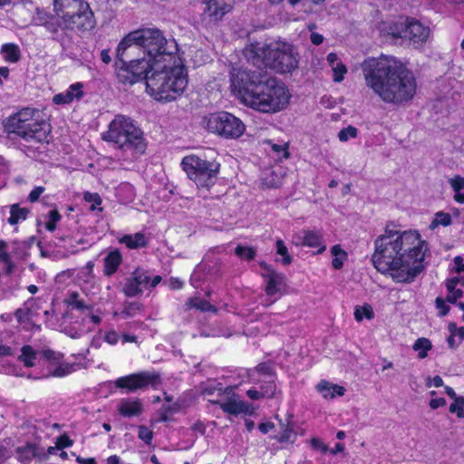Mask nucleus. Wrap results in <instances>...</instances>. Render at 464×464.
Returning <instances> with one entry per match:
<instances>
[{"label": "nucleus", "instance_id": "nucleus-1", "mask_svg": "<svg viewBox=\"0 0 464 464\" xmlns=\"http://www.w3.org/2000/svg\"><path fill=\"white\" fill-rule=\"evenodd\" d=\"M244 54L259 71L234 69L230 78L233 94L246 107L262 113L274 114L285 110L292 98L289 88L275 78H267L262 69L269 67L281 73L292 72L299 63L296 49L281 41L255 43L245 48Z\"/></svg>", "mask_w": 464, "mask_h": 464}, {"label": "nucleus", "instance_id": "nucleus-2", "mask_svg": "<svg viewBox=\"0 0 464 464\" xmlns=\"http://www.w3.org/2000/svg\"><path fill=\"white\" fill-rule=\"evenodd\" d=\"M374 246L375 268L389 274L396 282H411L423 269L428 245L416 230H386L376 238Z\"/></svg>", "mask_w": 464, "mask_h": 464}, {"label": "nucleus", "instance_id": "nucleus-3", "mask_svg": "<svg viewBox=\"0 0 464 464\" xmlns=\"http://www.w3.org/2000/svg\"><path fill=\"white\" fill-rule=\"evenodd\" d=\"M366 86L384 103L401 105L417 92L412 72L393 56L369 57L362 63Z\"/></svg>", "mask_w": 464, "mask_h": 464}, {"label": "nucleus", "instance_id": "nucleus-4", "mask_svg": "<svg viewBox=\"0 0 464 464\" xmlns=\"http://www.w3.org/2000/svg\"><path fill=\"white\" fill-rule=\"evenodd\" d=\"M118 79L127 84L145 79L147 92L165 102L176 100L188 86L187 72L179 59L155 65H150L144 58L131 59L118 67Z\"/></svg>", "mask_w": 464, "mask_h": 464}, {"label": "nucleus", "instance_id": "nucleus-5", "mask_svg": "<svg viewBox=\"0 0 464 464\" xmlns=\"http://www.w3.org/2000/svg\"><path fill=\"white\" fill-rule=\"evenodd\" d=\"M141 52L147 63H171L178 59V44L174 38H166L158 28H141L129 33L118 44L115 61L116 72L122 63H128L123 57L127 53Z\"/></svg>", "mask_w": 464, "mask_h": 464}, {"label": "nucleus", "instance_id": "nucleus-6", "mask_svg": "<svg viewBox=\"0 0 464 464\" xmlns=\"http://www.w3.org/2000/svg\"><path fill=\"white\" fill-rule=\"evenodd\" d=\"M5 127L9 134H15L27 142H44L50 132V124L32 108H24L10 116Z\"/></svg>", "mask_w": 464, "mask_h": 464}, {"label": "nucleus", "instance_id": "nucleus-7", "mask_svg": "<svg viewBox=\"0 0 464 464\" xmlns=\"http://www.w3.org/2000/svg\"><path fill=\"white\" fill-rule=\"evenodd\" d=\"M103 140L112 142L123 150H132L140 155L145 152L146 143L142 130L127 116L119 114L114 117L109 129L103 134Z\"/></svg>", "mask_w": 464, "mask_h": 464}, {"label": "nucleus", "instance_id": "nucleus-8", "mask_svg": "<svg viewBox=\"0 0 464 464\" xmlns=\"http://www.w3.org/2000/svg\"><path fill=\"white\" fill-rule=\"evenodd\" d=\"M205 127L209 132L228 139L239 138L246 130L240 119L227 111L209 114L205 121Z\"/></svg>", "mask_w": 464, "mask_h": 464}, {"label": "nucleus", "instance_id": "nucleus-9", "mask_svg": "<svg viewBox=\"0 0 464 464\" xmlns=\"http://www.w3.org/2000/svg\"><path fill=\"white\" fill-rule=\"evenodd\" d=\"M159 382L160 379L157 374L142 372L117 379L115 386L120 389H127L129 392H134L144 389L149 385H157Z\"/></svg>", "mask_w": 464, "mask_h": 464}, {"label": "nucleus", "instance_id": "nucleus-10", "mask_svg": "<svg viewBox=\"0 0 464 464\" xmlns=\"http://www.w3.org/2000/svg\"><path fill=\"white\" fill-rule=\"evenodd\" d=\"M85 3L83 0H53V11L58 18L57 26L62 29Z\"/></svg>", "mask_w": 464, "mask_h": 464}, {"label": "nucleus", "instance_id": "nucleus-11", "mask_svg": "<svg viewBox=\"0 0 464 464\" xmlns=\"http://www.w3.org/2000/svg\"><path fill=\"white\" fill-rule=\"evenodd\" d=\"M95 26V19L89 4L86 2L84 6L75 14L62 29L63 30H78L86 32L93 29Z\"/></svg>", "mask_w": 464, "mask_h": 464}, {"label": "nucleus", "instance_id": "nucleus-12", "mask_svg": "<svg viewBox=\"0 0 464 464\" xmlns=\"http://www.w3.org/2000/svg\"><path fill=\"white\" fill-rule=\"evenodd\" d=\"M292 243L296 246L317 247V253H323L326 249L323 235L315 230L302 229L295 233Z\"/></svg>", "mask_w": 464, "mask_h": 464}, {"label": "nucleus", "instance_id": "nucleus-13", "mask_svg": "<svg viewBox=\"0 0 464 464\" xmlns=\"http://www.w3.org/2000/svg\"><path fill=\"white\" fill-rule=\"evenodd\" d=\"M221 409L230 415H252L255 408L252 404L242 401L238 395L233 393L219 401Z\"/></svg>", "mask_w": 464, "mask_h": 464}, {"label": "nucleus", "instance_id": "nucleus-14", "mask_svg": "<svg viewBox=\"0 0 464 464\" xmlns=\"http://www.w3.org/2000/svg\"><path fill=\"white\" fill-rule=\"evenodd\" d=\"M17 461L22 464H30L34 459L42 461L46 459V454L40 445L27 442L14 450Z\"/></svg>", "mask_w": 464, "mask_h": 464}, {"label": "nucleus", "instance_id": "nucleus-15", "mask_svg": "<svg viewBox=\"0 0 464 464\" xmlns=\"http://www.w3.org/2000/svg\"><path fill=\"white\" fill-rule=\"evenodd\" d=\"M150 283V276L142 269H136L127 279L123 293L129 296H135L142 292V287Z\"/></svg>", "mask_w": 464, "mask_h": 464}, {"label": "nucleus", "instance_id": "nucleus-16", "mask_svg": "<svg viewBox=\"0 0 464 464\" xmlns=\"http://www.w3.org/2000/svg\"><path fill=\"white\" fill-rule=\"evenodd\" d=\"M430 34V28L419 21L410 20L405 25L404 36L408 37L413 44H422L428 40Z\"/></svg>", "mask_w": 464, "mask_h": 464}, {"label": "nucleus", "instance_id": "nucleus-17", "mask_svg": "<svg viewBox=\"0 0 464 464\" xmlns=\"http://www.w3.org/2000/svg\"><path fill=\"white\" fill-rule=\"evenodd\" d=\"M265 276L266 280V294L269 299L266 304H271L278 299V295L284 285V277L272 270H269Z\"/></svg>", "mask_w": 464, "mask_h": 464}, {"label": "nucleus", "instance_id": "nucleus-18", "mask_svg": "<svg viewBox=\"0 0 464 464\" xmlns=\"http://www.w3.org/2000/svg\"><path fill=\"white\" fill-rule=\"evenodd\" d=\"M181 165L188 177L197 181H200L203 176V163L202 160L195 155H189L182 160Z\"/></svg>", "mask_w": 464, "mask_h": 464}, {"label": "nucleus", "instance_id": "nucleus-19", "mask_svg": "<svg viewBox=\"0 0 464 464\" xmlns=\"http://www.w3.org/2000/svg\"><path fill=\"white\" fill-rule=\"evenodd\" d=\"M205 158L208 159L205 160V187H208L217 179L220 164L216 160L217 152L212 149H208Z\"/></svg>", "mask_w": 464, "mask_h": 464}, {"label": "nucleus", "instance_id": "nucleus-20", "mask_svg": "<svg viewBox=\"0 0 464 464\" xmlns=\"http://www.w3.org/2000/svg\"><path fill=\"white\" fill-rule=\"evenodd\" d=\"M315 389L325 400H334L337 397H342L346 392L343 386L330 382L326 380H321Z\"/></svg>", "mask_w": 464, "mask_h": 464}, {"label": "nucleus", "instance_id": "nucleus-21", "mask_svg": "<svg viewBox=\"0 0 464 464\" xmlns=\"http://www.w3.org/2000/svg\"><path fill=\"white\" fill-rule=\"evenodd\" d=\"M118 411L123 417L140 416L143 411V404L139 399H122L118 405Z\"/></svg>", "mask_w": 464, "mask_h": 464}, {"label": "nucleus", "instance_id": "nucleus-22", "mask_svg": "<svg viewBox=\"0 0 464 464\" xmlns=\"http://www.w3.org/2000/svg\"><path fill=\"white\" fill-rule=\"evenodd\" d=\"M82 89V84L81 82L72 84L64 92L54 95L53 102L58 105L71 103L74 99L79 100L82 97L83 92Z\"/></svg>", "mask_w": 464, "mask_h": 464}, {"label": "nucleus", "instance_id": "nucleus-23", "mask_svg": "<svg viewBox=\"0 0 464 464\" xmlns=\"http://www.w3.org/2000/svg\"><path fill=\"white\" fill-rule=\"evenodd\" d=\"M326 61L333 72L334 81L335 82H342L344 79L345 74L347 73V68L345 64L334 53H330L326 57Z\"/></svg>", "mask_w": 464, "mask_h": 464}, {"label": "nucleus", "instance_id": "nucleus-24", "mask_svg": "<svg viewBox=\"0 0 464 464\" xmlns=\"http://www.w3.org/2000/svg\"><path fill=\"white\" fill-rule=\"evenodd\" d=\"M122 262V256L119 250H113L108 253L104 257L103 274L106 276H111L118 270Z\"/></svg>", "mask_w": 464, "mask_h": 464}, {"label": "nucleus", "instance_id": "nucleus-25", "mask_svg": "<svg viewBox=\"0 0 464 464\" xmlns=\"http://www.w3.org/2000/svg\"><path fill=\"white\" fill-rule=\"evenodd\" d=\"M233 6V0H209L208 9L216 19L228 13Z\"/></svg>", "mask_w": 464, "mask_h": 464}, {"label": "nucleus", "instance_id": "nucleus-26", "mask_svg": "<svg viewBox=\"0 0 464 464\" xmlns=\"http://www.w3.org/2000/svg\"><path fill=\"white\" fill-rule=\"evenodd\" d=\"M450 335L447 343L451 349L457 348L464 340V326H457L454 323H450L448 326Z\"/></svg>", "mask_w": 464, "mask_h": 464}, {"label": "nucleus", "instance_id": "nucleus-27", "mask_svg": "<svg viewBox=\"0 0 464 464\" xmlns=\"http://www.w3.org/2000/svg\"><path fill=\"white\" fill-rule=\"evenodd\" d=\"M120 242L130 249H136L146 246L148 239L143 233L138 232L133 235H125L120 239Z\"/></svg>", "mask_w": 464, "mask_h": 464}, {"label": "nucleus", "instance_id": "nucleus-28", "mask_svg": "<svg viewBox=\"0 0 464 464\" xmlns=\"http://www.w3.org/2000/svg\"><path fill=\"white\" fill-rule=\"evenodd\" d=\"M450 188L454 191V200L458 203H464V177L456 175L448 180Z\"/></svg>", "mask_w": 464, "mask_h": 464}, {"label": "nucleus", "instance_id": "nucleus-29", "mask_svg": "<svg viewBox=\"0 0 464 464\" xmlns=\"http://www.w3.org/2000/svg\"><path fill=\"white\" fill-rule=\"evenodd\" d=\"M37 352L31 345H24L21 348V354L18 356L20 361L25 367L31 368L35 365Z\"/></svg>", "mask_w": 464, "mask_h": 464}, {"label": "nucleus", "instance_id": "nucleus-30", "mask_svg": "<svg viewBox=\"0 0 464 464\" xmlns=\"http://www.w3.org/2000/svg\"><path fill=\"white\" fill-rule=\"evenodd\" d=\"M331 255L333 256L332 266L334 269H341L344 262L348 258L347 252L341 247L340 245H334L331 247Z\"/></svg>", "mask_w": 464, "mask_h": 464}, {"label": "nucleus", "instance_id": "nucleus-31", "mask_svg": "<svg viewBox=\"0 0 464 464\" xmlns=\"http://www.w3.org/2000/svg\"><path fill=\"white\" fill-rule=\"evenodd\" d=\"M459 278L453 277L446 281V287L448 290L447 301L450 303H455L458 299H459L463 295V291L460 288H458Z\"/></svg>", "mask_w": 464, "mask_h": 464}, {"label": "nucleus", "instance_id": "nucleus-32", "mask_svg": "<svg viewBox=\"0 0 464 464\" xmlns=\"http://www.w3.org/2000/svg\"><path fill=\"white\" fill-rule=\"evenodd\" d=\"M1 53L4 59L9 63H17L21 57L20 49L14 44H5L2 45Z\"/></svg>", "mask_w": 464, "mask_h": 464}, {"label": "nucleus", "instance_id": "nucleus-33", "mask_svg": "<svg viewBox=\"0 0 464 464\" xmlns=\"http://www.w3.org/2000/svg\"><path fill=\"white\" fill-rule=\"evenodd\" d=\"M412 349L418 353V358L422 360L428 356V353L432 349V343L428 338L420 337L414 342Z\"/></svg>", "mask_w": 464, "mask_h": 464}, {"label": "nucleus", "instance_id": "nucleus-34", "mask_svg": "<svg viewBox=\"0 0 464 464\" xmlns=\"http://www.w3.org/2000/svg\"><path fill=\"white\" fill-rule=\"evenodd\" d=\"M452 224V216L450 213L438 211L434 214L429 227L431 230L437 229L439 227H449Z\"/></svg>", "mask_w": 464, "mask_h": 464}, {"label": "nucleus", "instance_id": "nucleus-35", "mask_svg": "<svg viewBox=\"0 0 464 464\" xmlns=\"http://www.w3.org/2000/svg\"><path fill=\"white\" fill-rule=\"evenodd\" d=\"M353 315L357 322H362L363 319L372 320L374 317V312L370 304H365L355 306Z\"/></svg>", "mask_w": 464, "mask_h": 464}, {"label": "nucleus", "instance_id": "nucleus-36", "mask_svg": "<svg viewBox=\"0 0 464 464\" xmlns=\"http://www.w3.org/2000/svg\"><path fill=\"white\" fill-rule=\"evenodd\" d=\"M67 304L73 309L79 311L90 310L91 306L85 303V301L80 297L77 292H72L67 299Z\"/></svg>", "mask_w": 464, "mask_h": 464}, {"label": "nucleus", "instance_id": "nucleus-37", "mask_svg": "<svg viewBox=\"0 0 464 464\" xmlns=\"http://www.w3.org/2000/svg\"><path fill=\"white\" fill-rule=\"evenodd\" d=\"M10 214L11 215H10V218H8V222L11 225H15L19 221L26 219L28 210L24 208H21L16 205H13L11 207Z\"/></svg>", "mask_w": 464, "mask_h": 464}, {"label": "nucleus", "instance_id": "nucleus-38", "mask_svg": "<svg viewBox=\"0 0 464 464\" xmlns=\"http://www.w3.org/2000/svg\"><path fill=\"white\" fill-rule=\"evenodd\" d=\"M337 137L341 142H347L349 140L356 139L358 137V130L357 128L349 125L345 128H343L338 132Z\"/></svg>", "mask_w": 464, "mask_h": 464}, {"label": "nucleus", "instance_id": "nucleus-39", "mask_svg": "<svg viewBox=\"0 0 464 464\" xmlns=\"http://www.w3.org/2000/svg\"><path fill=\"white\" fill-rule=\"evenodd\" d=\"M449 411L450 413L456 414L459 419H464V396L454 399Z\"/></svg>", "mask_w": 464, "mask_h": 464}, {"label": "nucleus", "instance_id": "nucleus-40", "mask_svg": "<svg viewBox=\"0 0 464 464\" xmlns=\"http://www.w3.org/2000/svg\"><path fill=\"white\" fill-rule=\"evenodd\" d=\"M236 255L241 259L252 260L256 256V249L247 246H237L235 249Z\"/></svg>", "mask_w": 464, "mask_h": 464}, {"label": "nucleus", "instance_id": "nucleus-41", "mask_svg": "<svg viewBox=\"0 0 464 464\" xmlns=\"http://www.w3.org/2000/svg\"><path fill=\"white\" fill-rule=\"evenodd\" d=\"M276 254L283 257V264L289 265L292 262V257L288 254L286 246L282 239H278L276 243Z\"/></svg>", "mask_w": 464, "mask_h": 464}, {"label": "nucleus", "instance_id": "nucleus-42", "mask_svg": "<svg viewBox=\"0 0 464 464\" xmlns=\"http://www.w3.org/2000/svg\"><path fill=\"white\" fill-rule=\"evenodd\" d=\"M142 309V304L138 302L127 303L121 312V314L126 317H131L136 315Z\"/></svg>", "mask_w": 464, "mask_h": 464}, {"label": "nucleus", "instance_id": "nucleus-43", "mask_svg": "<svg viewBox=\"0 0 464 464\" xmlns=\"http://www.w3.org/2000/svg\"><path fill=\"white\" fill-rule=\"evenodd\" d=\"M73 372V365L69 363H60L54 370L50 373L53 377H64Z\"/></svg>", "mask_w": 464, "mask_h": 464}, {"label": "nucleus", "instance_id": "nucleus-44", "mask_svg": "<svg viewBox=\"0 0 464 464\" xmlns=\"http://www.w3.org/2000/svg\"><path fill=\"white\" fill-rule=\"evenodd\" d=\"M83 198L86 202L91 203L90 209L92 211H94L97 208V207L102 204V198L98 193L85 192L83 195Z\"/></svg>", "mask_w": 464, "mask_h": 464}, {"label": "nucleus", "instance_id": "nucleus-45", "mask_svg": "<svg viewBox=\"0 0 464 464\" xmlns=\"http://www.w3.org/2000/svg\"><path fill=\"white\" fill-rule=\"evenodd\" d=\"M265 384L261 385L260 391H262L264 397H272L274 396L276 392V384L273 380H271V377H269V380L264 381Z\"/></svg>", "mask_w": 464, "mask_h": 464}, {"label": "nucleus", "instance_id": "nucleus-46", "mask_svg": "<svg viewBox=\"0 0 464 464\" xmlns=\"http://www.w3.org/2000/svg\"><path fill=\"white\" fill-rule=\"evenodd\" d=\"M61 219V215L57 209H53L49 212V220L45 227L49 231H53L56 228V223Z\"/></svg>", "mask_w": 464, "mask_h": 464}, {"label": "nucleus", "instance_id": "nucleus-47", "mask_svg": "<svg viewBox=\"0 0 464 464\" xmlns=\"http://www.w3.org/2000/svg\"><path fill=\"white\" fill-rule=\"evenodd\" d=\"M184 307L187 311L193 309V308L201 311V310H203V300L198 296L189 298L185 303Z\"/></svg>", "mask_w": 464, "mask_h": 464}, {"label": "nucleus", "instance_id": "nucleus-48", "mask_svg": "<svg viewBox=\"0 0 464 464\" xmlns=\"http://www.w3.org/2000/svg\"><path fill=\"white\" fill-rule=\"evenodd\" d=\"M138 436L145 443L150 444L152 440L153 432L146 426H140Z\"/></svg>", "mask_w": 464, "mask_h": 464}, {"label": "nucleus", "instance_id": "nucleus-49", "mask_svg": "<svg viewBox=\"0 0 464 464\" xmlns=\"http://www.w3.org/2000/svg\"><path fill=\"white\" fill-rule=\"evenodd\" d=\"M277 440L280 442H294L295 440V434L292 429L286 427L283 432L278 435Z\"/></svg>", "mask_w": 464, "mask_h": 464}, {"label": "nucleus", "instance_id": "nucleus-50", "mask_svg": "<svg viewBox=\"0 0 464 464\" xmlns=\"http://www.w3.org/2000/svg\"><path fill=\"white\" fill-rule=\"evenodd\" d=\"M436 308L438 310V314L440 316H445L449 311L450 307L446 304V301L441 297H437L435 301Z\"/></svg>", "mask_w": 464, "mask_h": 464}, {"label": "nucleus", "instance_id": "nucleus-51", "mask_svg": "<svg viewBox=\"0 0 464 464\" xmlns=\"http://www.w3.org/2000/svg\"><path fill=\"white\" fill-rule=\"evenodd\" d=\"M43 356L49 362H58L63 355L59 353H55L52 350H44L43 351Z\"/></svg>", "mask_w": 464, "mask_h": 464}, {"label": "nucleus", "instance_id": "nucleus-52", "mask_svg": "<svg viewBox=\"0 0 464 464\" xmlns=\"http://www.w3.org/2000/svg\"><path fill=\"white\" fill-rule=\"evenodd\" d=\"M72 445V440L66 435L63 434L57 438L55 446L57 449H63L67 447H71Z\"/></svg>", "mask_w": 464, "mask_h": 464}, {"label": "nucleus", "instance_id": "nucleus-53", "mask_svg": "<svg viewBox=\"0 0 464 464\" xmlns=\"http://www.w3.org/2000/svg\"><path fill=\"white\" fill-rule=\"evenodd\" d=\"M403 32V24H393L390 26L388 30V34H391L393 38H399L402 36Z\"/></svg>", "mask_w": 464, "mask_h": 464}, {"label": "nucleus", "instance_id": "nucleus-54", "mask_svg": "<svg viewBox=\"0 0 464 464\" xmlns=\"http://www.w3.org/2000/svg\"><path fill=\"white\" fill-rule=\"evenodd\" d=\"M310 444L313 449L325 453L328 450V447L318 438H312Z\"/></svg>", "mask_w": 464, "mask_h": 464}, {"label": "nucleus", "instance_id": "nucleus-55", "mask_svg": "<svg viewBox=\"0 0 464 464\" xmlns=\"http://www.w3.org/2000/svg\"><path fill=\"white\" fill-rule=\"evenodd\" d=\"M104 340L109 343V344H116L119 341V334L115 332V331H109L108 333H106L105 336H104Z\"/></svg>", "mask_w": 464, "mask_h": 464}, {"label": "nucleus", "instance_id": "nucleus-56", "mask_svg": "<svg viewBox=\"0 0 464 464\" xmlns=\"http://www.w3.org/2000/svg\"><path fill=\"white\" fill-rule=\"evenodd\" d=\"M272 149L275 152H276L278 154L282 153V157L285 159H287L289 157V152L287 150V147L285 144H284V145L273 144Z\"/></svg>", "mask_w": 464, "mask_h": 464}, {"label": "nucleus", "instance_id": "nucleus-57", "mask_svg": "<svg viewBox=\"0 0 464 464\" xmlns=\"http://www.w3.org/2000/svg\"><path fill=\"white\" fill-rule=\"evenodd\" d=\"M44 191V187H36L34 189H33L31 191V193L29 194V200L31 202H35L38 200L39 197L41 196V194Z\"/></svg>", "mask_w": 464, "mask_h": 464}, {"label": "nucleus", "instance_id": "nucleus-58", "mask_svg": "<svg viewBox=\"0 0 464 464\" xmlns=\"http://www.w3.org/2000/svg\"><path fill=\"white\" fill-rule=\"evenodd\" d=\"M190 282L195 288L200 287L201 285V274L199 270H195L190 277Z\"/></svg>", "mask_w": 464, "mask_h": 464}, {"label": "nucleus", "instance_id": "nucleus-59", "mask_svg": "<svg viewBox=\"0 0 464 464\" xmlns=\"http://www.w3.org/2000/svg\"><path fill=\"white\" fill-rule=\"evenodd\" d=\"M446 405V400L444 398H432L430 401V407L432 410L439 409Z\"/></svg>", "mask_w": 464, "mask_h": 464}, {"label": "nucleus", "instance_id": "nucleus-60", "mask_svg": "<svg viewBox=\"0 0 464 464\" xmlns=\"http://www.w3.org/2000/svg\"><path fill=\"white\" fill-rule=\"evenodd\" d=\"M166 284L172 290L180 289L183 286V282L180 281L179 278H174V277L169 278L166 282Z\"/></svg>", "mask_w": 464, "mask_h": 464}, {"label": "nucleus", "instance_id": "nucleus-61", "mask_svg": "<svg viewBox=\"0 0 464 464\" xmlns=\"http://www.w3.org/2000/svg\"><path fill=\"white\" fill-rule=\"evenodd\" d=\"M443 383H444L443 380L440 376H435L433 378H429L427 380V386H429V387L433 386V387L438 388V387L443 386Z\"/></svg>", "mask_w": 464, "mask_h": 464}, {"label": "nucleus", "instance_id": "nucleus-62", "mask_svg": "<svg viewBox=\"0 0 464 464\" xmlns=\"http://www.w3.org/2000/svg\"><path fill=\"white\" fill-rule=\"evenodd\" d=\"M246 394L251 400H259L261 398H265L263 396L262 391H258L255 388L249 389L246 392Z\"/></svg>", "mask_w": 464, "mask_h": 464}, {"label": "nucleus", "instance_id": "nucleus-63", "mask_svg": "<svg viewBox=\"0 0 464 464\" xmlns=\"http://www.w3.org/2000/svg\"><path fill=\"white\" fill-rule=\"evenodd\" d=\"M275 425L273 422H263V423H260L258 428H259V430L264 433V434H266L268 433L270 430H272L274 429Z\"/></svg>", "mask_w": 464, "mask_h": 464}, {"label": "nucleus", "instance_id": "nucleus-64", "mask_svg": "<svg viewBox=\"0 0 464 464\" xmlns=\"http://www.w3.org/2000/svg\"><path fill=\"white\" fill-rule=\"evenodd\" d=\"M454 265L457 272H464V263L463 259L460 256H456L454 258Z\"/></svg>", "mask_w": 464, "mask_h": 464}]
</instances>
